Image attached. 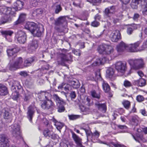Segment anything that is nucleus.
<instances>
[{
  "mask_svg": "<svg viewBox=\"0 0 147 147\" xmlns=\"http://www.w3.org/2000/svg\"><path fill=\"white\" fill-rule=\"evenodd\" d=\"M38 26V25L36 24V26H32L29 30L32 34Z\"/></svg>",
  "mask_w": 147,
  "mask_h": 147,
  "instance_id": "61",
  "label": "nucleus"
},
{
  "mask_svg": "<svg viewBox=\"0 0 147 147\" xmlns=\"http://www.w3.org/2000/svg\"><path fill=\"white\" fill-rule=\"evenodd\" d=\"M68 116L69 119L71 120H75L80 117V116L78 115H68Z\"/></svg>",
  "mask_w": 147,
  "mask_h": 147,
  "instance_id": "43",
  "label": "nucleus"
},
{
  "mask_svg": "<svg viewBox=\"0 0 147 147\" xmlns=\"http://www.w3.org/2000/svg\"><path fill=\"white\" fill-rule=\"evenodd\" d=\"M29 46L30 50L34 51L37 48L38 46L37 41L36 39H33L30 44Z\"/></svg>",
  "mask_w": 147,
  "mask_h": 147,
  "instance_id": "20",
  "label": "nucleus"
},
{
  "mask_svg": "<svg viewBox=\"0 0 147 147\" xmlns=\"http://www.w3.org/2000/svg\"><path fill=\"white\" fill-rule=\"evenodd\" d=\"M11 113L9 112V109L7 108H5L3 111V116L4 118L6 119H9L11 118Z\"/></svg>",
  "mask_w": 147,
  "mask_h": 147,
  "instance_id": "25",
  "label": "nucleus"
},
{
  "mask_svg": "<svg viewBox=\"0 0 147 147\" xmlns=\"http://www.w3.org/2000/svg\"><path fill=\"white\" fill-rule=\"evenodd\" d=\"M53 121L54 123V125L58 130L61 132V129L64 126V124L61 122L58 121L55 118H53Z\"/></svg>",
  "mask_w": 147,
  "mask_h": 147,
  "instance_id": "17",
  "label": "nucleus"
},
{
  "mask_svg": "<svg viewBox=\"0 0 147 147\" xmlns=\"http://www.w3.org/2000/svg\"><path fill=\"white\" fill-rule=\"evenodd\" d=\"M114 12V10L112 8H106L105 11V13L106 15L108 16V17H110V15Z\"/></svg>",
  "mask_w": 147,
  "mask_h": 147,
  "instance_id": "41",
  "label": "nucleus"
},
{
  "mask_svg": "<svg viewBox=\"0 0 147 147\" xmlns=\"http://www.w3.org/2000/svg\"><path fill=\"white\" fill-rule=\"evenodd\" d=\"M95 105L99 110L102 111L103 113L105 112L107 108L105 103H101L99 102H98L95 103Z\"/></svg>",
  "mask_w": 147,
  "mask_h": 147,
  "instance_id": "16",
  "label": "nucleus"
},
{
  "mask_svg": "<svg viewBox=\"0 0 147 147\" xmlns=\"http://www.w3.org/2000/svg\"><path fill=\"white\" fill-rule=\"evenodd\" d=\"M53 98L56 101L57 106L65 105V103L64 101L63 100L59 97L57 95L55 94L54 95Z\"/></svg>",
  "mask_w": 147,
  "mask_h": 147,
  "instance_id": "19",
  "label": "nucleus"
},
{
  "mask_svg": "<svg viewBox=\"0 0 147 147\" xmlns=\"http://www.w3.org/2000/svg\"><path fill=\"white\" fill-rule=\"evenodd\" d=\"M128 45V50L131 52H135L137 51L135 47L134 44Z\"/></svg>",
  "mask_w": 147,
  "mask_h": 147,
  "instance_id": "37",
  "label": "nucleus"
},
{
  "mask_svg": "<svg viewBox=\"0 0 147 147\" xmlns=\"http://www.w3.org/2000/svg\"><path fill=\"white\" fill-rule=\"evenodd\" d=\"M34 61L33 57H31L28 58L27 59L25 60L24 62V66L25 67H28L31 65L32 63Z\"/></svg>",
  "mask_w": 147,
  "mask_h": 147,
  "instance_id": "31",
  "label": "nucleus"
},
{
  "mask_svg": "<svg viewBox=\"0 0 147 147\" xmlns=\"http://www.w3.org/2000/svg\"><path fill=\"white\" fill-rule=\"evenodd\" d=\"M35 112L34 108L32 106H30L28 108L27 117L30 122H32L33 116Z\"/></svg>",
  "mask_w": 147,
  "mask_h": 147,
  "instance_id": "15",
  "label": "nucleus"
},
{
  "mask_svg": "<svg viewBox=\"0 0 147 147\" xmlns=\"http://www.w3.org/2000/svg\"><path fill=\"white\" fill-rule=\"evenodd\" d=\"M110 38L113 42H117L121 38V34L119 31L117 30L113 32L110 34Z\"/></svg>",
  "mask_w": 147,
  "mask_h": 147,
  "instance_id": "9",
  "label": "nucleus"
},
{
  "mask_svg": "<svg viewBox=\"0 0 147 147\" xmlns=\"http://www.w3.org/2000/svg\"><path fill=\"white\" fill-rule=\"evenodd\" d=\"M43 12V10L41 9H38L34 10L32 13V16L34 17H37V16L40 15Z\"/></svg>",
  "mask_w": 147,
  "mask_h": 147,
  "instance_id": "30",
  "label": "nucleus"
},
{
  "mask_svg": "<svg viewBox=\"0 0 147 147\" xmlns=\"http://www.w3.org/2000/svg\"><path fill=\"white\" fill-rule=\"evenodd\" d=\"M115 68L121 75L123 74L125 71L126 65L121 61L117 62L115 64Z\"/></svg>",
  "mask_w": 147,
  "mask_h": 147,
  "instance_id": "6",
  "label": "nucleus"
},
{
  "mask_svg": "<svg viewBox=\"0 0 147 147\" xmlns=\"http://www.w3.org/2000/svg\"><path fill=\"white\" fill-rule=\"evenodd\" d=\"M129 64L134 68L137 69L143 67L144 63L142 59H130L128 60Z\"/></svg>",
  "mask_w": 147,
  "mask_h": 147,
  "instance_id": "3",
  "label": "nucleus"
},
{
  "mask_svg": "<svg viewBox=\"0 0 147 147\" xmlns=\"http://www.w3.org/2000/svg\"><path fill=\"white\" fill-rule=\"evenodd\" d=\"M73 52L74 54L76 55L80 56L81 55V52L79 50H74L73 51Z\"/></svg>",
  "mask_w": 147,
  "mask_h": 147,
  "instance_id": "59",
  "label": "nucleus"
},
{
  "mask_svg": "<svg viewBox=\"0 0 147 147\" xmlns=\"http://www.w3.org/2000/svg\"><path fill=\"white\" fill-rule=\"evenodd\" d=\"M36 26V23L33 22H28L26 23L25 27L26 29L29 30L32 26Z\"/></svg>",
  "mask_w": 147,
  "mask_h": 147,
  "instance_id": "39",
  "label": "nucleus"
},
{
  "mask_svg": "<svg viewBox=\"0 0 147 147\" xmlns=\"http://www.w3.org/2000/svg\"><path fill=\"white\" fill-rule=\"evenodd\" d=\"M132 136L134 138V139L136 141H138L139 142V140H141L143 142H144L145 141V140L143 137L141 135H140L138 137V138H136L134 136L132 135Z\"/></svg>",
  "mask_w": 147,
  "mask_h": 147,
  "instance_id": "49",
  "label": "nucleus"
},
{
  "mask_svg": "<svg viewBox=\"0 0 147 147\" xmlns=\"http://www.w3.org/2000/svg\"><path fill=\"white\" fill-rule=\"evenodd\" d=\"M54 107V104L52 100H45L41 105V107L43 109H49L53 108Z\"/></svg>",
  "mask_w": 147,
  "mask_h": 147,
  "instance_id": "13",
  "label": "nucleus"
},
{
  "mask_svg": "<svg viewBox=\"0 0 147 147\" xmlns=\"http://www.w3.org/2000/svg\"><path fill=\"white\" fill-rule=\"evenodd\" d=\"M106 46V44L102 45L99 46L98 48V51L99 53L104 54Z\"/></svg>",
  "mask_w": 147,
  "mask_h": 147,
  "instance_id": "32",
  "label": "nucleus"
},
{
  "mask_svg": "<svg viewBox=\"0 0 147 147\" xmlns=\"http://www.w3.org/2000/svg\"><path fill=\"white\" fill-rule=\"evenodd\" d=\"M70 84L75 89L79 88L80 86V84L77 80L71 81L70 82Z\"/></svg>",
  "mask_w": 147,
  "mask_h": 147,
  "instance_id": "34",
  "label": "nucleus"
},
{
  "mask_svg": "<svg viewBox=\"0 0 147 147\" xmlns=\"http://www.w3.org/2000/svg\"><path fill=\"white\" fill-rule=\"evenodd\" d=\"M44 28L42 24H39L38 26L32 33L34 36L37 37L40 36L43 32Z\"/></svg>",
  "mask_w": 147,
  "mask_h": 147,
  "instance_id": "12",
  "label": "nucleus"
},
{
  "mask_svg": "<svg viewBox=\"0 0 147 147\" xmlns=\"http://www.w3.org/2000/svg\"><path fill=\"white\" fill-rule=\"evenodd\" d=\"M65 105H61L57 106L58 111L59 113L63 112L65 110V108L64 107Z\"/></svg>",
  "mask_w": 147,
  "mask_h": 147,
  "instance_id": "47",
  "label": "nucleus"
},
{
  "mask_svg": "<svg viewBox=\"0 0 147 147\" xmlns=\"http://www.w3.org/2000/svg\"><path fill=\"white\" fill-rule=\"evenodd\" d=\"M8 93L7 88L5 86L0 84V95L5 96Z\"/></svg>",
  "mask_w": 147,
  "mask_h": 147,
  "instance_id": "23",
  "label": "nucleus"
},
{
  "mask_svg": "<svg viewBox=\"0 0 147 147\" xmlns=\"http://www.w3.org/2000/svg\"><path fill=\"white\" fill-rule=\"evenodd\" d=\"M40 95H44L45 99L47 100H50L51 96V95L50 93L46 91L42 92Z\"/></svg>",
  "mask_w": 147,
  "mask_h": 147,
  "instance_id": "35",
  "label": "nucleus"
},
{
  "mask_svg": "<svg viewBox=\"0 0 147 147\" xmlns=\"http://www.w3.org/2000/svg\"><path fill=\"white\" fill-rule=\"evenodd\" d=\"M133 84L134 85L138 86H143L146 85V81L143 78H140L139 80H134Z\"/></svg>",
  "mask_w": 147,
  "mask_h": 147,
  "instance_id": "18",
  "label": "nucleus"
},
{
  "mask_svg": "<svg viewBox=\"0 0 147 147\" xmlns=\"http://www.w3.org/2000/svg\"><path fill=\"white\" fill-rule=\"evenodd\" d=\"M24 3L20 0H18L14 3V6L16 9L21 10L24 5Z\"/></svg>",
  "mask_w": 147,
  "mask_h": 147,
  "instance_id": "22",
  "label": "nucleus"
},
{
  "mask_svg": "<svg viewBox=\"0 0 147 147\" xmlns=\"http://www.w3.org/2000/svg\"><path fill=\"white\" fill-rule=\"evenodd\" d=\"M136 29V28H134L133 26L128 27L127 28V32L128 34H131L133 32V30Z\"/></svg>",
  "mask_w": 147,
  "mask_h": 147,
  "instance_id": "52",
  "label": "nucleus"
},
{
  "mask_svg": "<svg viewBox=\"0 0 147 147\" xmlns=\"http://www.w3.org/2000/svg\"><path fill=\"white\" fill-rule=\"evenodd\" d=\"M18 92H13L12 94V98L14 100H16L18 97Z\"/></svg>",
  "mask_w": 147,
  "mask_h": 147,
  "instance_id": "51",
  "label": "nucleus"
},
{
  "mask_svg": "<svg viewBox=\"0 0 147 147\" xmlns=\"http://www.w3.org/2000/svg\"><path fill=\"white\" fill-rule=\"evenodd\" d=\"M55 7V12L56 13H58L61 10V8L60 5L55 4L54 5Z\"/></svg>",
  "mask_w": 147,
  "mask_h": 147,
  "instance_id": "48",
  "label": "nucleus"
},
{
  "mask_svg": "<svg viewBox=\"0 0 147 147\" xmlns=\"http://www.w3.org/2000/svg\"><path fill=\"white\" fill-rule=\"evenodd\" d=\"M2 34L6 40L7 39L8 36H11L13 34V32L10 30L3 31L1 32Z\"/></svg>",
  "mask_w": 147,
  "mask_h": 147,
  "instance_id": "29",
  "label": "nucleus"
},
{
  "mask_svg": "<svg viewBox=\"0 0 147 147\" xmlns=\"http://www.w3.org/2000/svg\"><path fill=\"white\" fill-rule=\"evenodd\" d=\"M17 40L18 42L21 44H24L26 40V33L22 31H19L16 35Z\"/></svg>",
  "mask_w": 147,
  "mask_h": 147,
  "instance_id": "7",
  "label": "nucleus"
},
{
  "mask_svg": "<svg viewBox=\"0 0 147 147\" xmlns=\"http://www.w3.org/2000/svg\"><path fill=\"white\" fill-rule=\"evenodd\" d=\"M58 137L59 136L58 135H57V134L52 132L51 133V136L50 137L53 140H55L57 138V137Z\"/></svg>",
  "mask_w": 147,
  "mask_h": 147,
  "instance_id": "60",
  "label": "nucleus"
},
{
  "mask_svg": "<svg viewBox=\"0 0 147 147\" xmlns=\"http://www.w3.org/2000/svg\"><path fill=\"white\" fill-rule=\"evenodd\" d=\"M139 118L136 115L133 116L131 118V123L134 126H137L139 123Z\"/></svg>",
  "mask_w": 147,
  "mask_h": 147,
  "instance_id": "28",
  "label": "nucleus"
},
{
  "mask_svg": "<svg viewBox=\"0 0 147 147\" xmlns=\"http://www.w3.org/2000/svg\"><path fill=\"white\" fill-rule=\"evenodd\" d=\"M0 13L1 14H3L6 15H9L13 16L15 13L11 11V9L10 7H6L5 6L3 7L0 8Z\"/></svg>",
  "mask_w": 147,
  "mask_h": 147,
  "instance_id": "11",
  "label": "nucleus"
},
{
  "mask_svg": "<svg viewBox=\"0 0 147 147\" xmlns=\"http://www.w3.org/2000/svg\"><path fill=\"white\" fill-rule=\"evenodd\" d=\"M91 95L93 97L99 99L100 98V93L97 92L94 90L91 92Z\"/></svg>",
  "mask_w": 147,
  "mask_h": 147,
  "instance_id": "40",
  "label": "nucleus"
},
{
  "mask_svg": "<svg viewBox=\"0 0 147 147\" xmlns=\"http://www.w3.org/2000/svg\"><path fill=\"white\" fill-rule=\"evenodd\" d=\"M52 131L49 129L47 128L44 129L43 132V134L45 137H50L51 136Z\"/></svg>",
  "mask_w": 147,
  "mask_h": 147,
  "instance_id": "36",
  "label": "nucleus"
},
{
  "mask_svg": "<svg viewBox=\"0 0 147 147\" xmlns=\"http://www.w3.org/2000/svg\"><path fill=\"white\" fill-rule=\"evenodd\" d=\"M107 76L110 78H112L114 74V69L111 68H109L106 71Z\"/></svg>",
  "mask_w": 147,
  "mask_h": 147,
  "instance_id": "26",
  "label": "nucleus"
},
{
  "mask_svg": "<svg viewBox=\"0 0 147 147\" xmlns=\"http://www.w3.org/2000/svg\"><path fill=\"white\" fill-rule=\"evenodd\" d=\"M125 49L128 50V45L123 41H121L117 47V50L119 53L123 52Z\"/></svg>",
  "mask_w": 147,
  "mask_h": 147,
  "instance_id": "14",
  "label": "nucleus"
},
{
  "mask_svg": "<svg viewBox=\"0 0 147 147\" xmlns=\"http://www.w3.org/2000/svg\"><path fill=\"white\" fill-rule=\"evenodd\" d=\"M66 85V83H63L58 87V89L59 90H62L63 88H64V87Z\"/></svg>",
  "mask_w": 147,
  "mask_h": 147,
  "instance_id": "64",
  "label": "nucleus"
},
{
  "mask_svg": "<svg viewBox=\"0 0 147 147\" xmlns=\"http://www.w3.org/2000/svg\"><path fill=\"white\" fill-rule=\"evenodd\" d=\"M10 130L15 139L20 140H22L20 130V126L18 124L15 123L12 125Z\"/></svg>",
  "mask_w": 147,
  "mask_h": 147,
  "instance_id": "2",
  "label": "nucleus"
},
{
  "mask_svg": "<svg viewBox=\"0 0 147 147\" xmlns=\"http://www.w3.org/2000/svg\"><path fill=\"white\" fill-rule=\"evenodd\" d=\"M23 59L22 57L17 58L14 63H10L9 69L11 70H14L23 67Z\"/></svg>",
  "mask_w": 147,
  "mask_h": 147,
  "instance_id": "4",
  "label": "nucleus"
},
{
  "mask_svg": "<svg viewBox=\"0 0 147 147\" xmlns=\"http://www.w3.org/2000/svg\"><path fill=\"white\" fill-rule=\"evenodd\" d=\"M106 48L105 51V54L106 55H109L113 52V48L110 45H106Z\"/></svg>",
  "mask_w": 147,
  "mask_h": 147,
  "instance_id": "27",
  "label": "nucleus"
},
{
  "mask_svg": "<svg viewBox=\"0 0 147 147\" xmlns=\"http://www.w3.org/2000/svg\"><path fill=\"white\" fill-rule=\"evenodd\" d=\"M27 15L25 13H21L19 16L18 18H24L26 17Z\"/></svg>",
  "mask_w": 147,
  "mask_h": 147,
  "instance_id": "63",
  "label": "nucleus"
},
{
  "mask_svg": "<svg viewBox=\"0 0 147 147\" xmlns=\"http://www.w3.org/2000/svg\"><path fill=\"white\" fill-rule=\"evenodd\" d=\"M13 84L12 85L11 88L12 92H18L16 87V85L15 83L14 82V81H13Z\"/></svg>",
  "mask_w": 147,
  "mask_h": 147,
  "instance_id": "56",
  "label": "nucleus"
},
{
  "mask_svg": "<svg viewBox=\"0 0 147 147\" xmlns=\"http://www.w3.org/2000/svg\"><path fill=\"white\" fill-rule=\"evenodd\" d=\"M64 19H57L55 20V24L57 26H59L64 23L67 24L66 22L64 21Z\"/></svg>",
  "mask_w": 147,
  "mask_h": 147,
  "instance_id": "44",
  "label": "nucleus"
},
{
  "mask_svg": "<svg viewBox=\"0 0 147 147\" xmlns=\"http://www.w3.org/2000/svg\"><path fill=\"white\" fill-rule=\"evenodd\" d=\"M8 142V139L5 135H0V147H9Z\"/></svg>",
  "mask_w": 147,
  "mask_h": 147,
  "instance_id": "10",
  "label": "nucleus"
},
{
  "mask_svg": "<svg viewBox=\"0 0 147 147\" xmlns=\"http://www.w3.org/2000/svg\"><path fill=\"white\" fill-rule=\"evenodd\" d=\"M140 0H132L131 3V6L133 9H136L137 7V5L139 3Z\"/></svg>",
  "mask_w": 147,
  "mask_h": 147,
  "instance_id": "38",
  "label": "nucleus"
},
{
  "mask_svg": "<svg viewBox=\"0 0 147 147\" xmlns=\"http://www.w3.org/2000/svg\"><path fill=\"white\" fill-rule=\"evenodd\" d=\"M96 76L97 79L101 82L103 89L105 92H109L110 90V87L106 81L102 80L99 72L98 71L96 73Z\"/></svg>",
  "mask_w": 147,
  "mask_h": 147,
  "instance_id": "5",
  "label": "nucleus"
},
{
  "mask_svg": "<svg viewBox=\"0 0 147 147\" xmlns=\"http://www.w3.org/2000/svg\"><path fill=\"white\" fill-rule=\"evenodd\" d=\"M122 103L125 108L126 109H129L130 106V103L129 101L127 100H124Z\"/></svg>",
  "mask_w": 147,
  "mask_h": 147,
  "instance_id": "42",
  "label": "nucleus"
},
{
  "mask_svg": "<svg viewBox=\"0 0 147 147\" xmlns=\"http://www.w3.org/2000/svg\"><path fill=\"white\" fill-rule=\"evenodd\" d=\"M80 109L82 112L85 113L84 114H86L89 112V109L88 108L84 106H81Z\"/></svg>",
  "mask_w": 147,
  "mask_h": 147,
  "instance_id": "46",
  "label": "nucleus"
},
{
  "mask_svg": "<svg viewBox=\"0 0 147 147\" xmlns=\"http://www.w3.org/2000/svg\"><path fill=\"white\" fill-rule=\"evenodd\" d=\"M100 136V133L98 131L96 130L93 133L91 131V134L88 136H87V140L89 138H91L92 140H97Z\"/></svg>",
  "mask_w": 147,
  "mask_h": 147,
  "instance_id": "21",
  "label": "nucleus"
},
{
  "mask_svg": "<svg viewBox=\"0 0 147 147\" xmlns=\"http://www.w3.org/2000/svg\"><path fill=\"white\" fill-rule=\"evenodd\" d=\"M69 142L67 140H64L60 143L61 147H68V144Z\"/></svg>",
  "mask_w": 147,
  "mask_h": 147,
  "instance_id": "45",
  "label": "nucleus"
},
{
  "mask_svg": "<svg viewBox=\"0 0 147 147\" xmlns=\"http://www.w3.org/2000/svg\"><path fill=\"white\" fill-rule=\"evenodd\" d=\"M70 96L71 99H74L76 96V94L75 92H71L70 94Z\"/></svg>",
  "mask_w": 147,
  "mask_h": 147,
  "instance_id": "62",
  "label": "nucleus"
},
{
  "mask_svg": "<svg viewBox=\"0 0 147 147\" xmlns=\"http://www.w3.org/2000/svg\"><path fill=\"white\" fill-rule=\"evenodd\" d=\"M67 50L65 49H60L57 53V62L59 65H64L65 62L71 61L72 56L70 54H66Z\"/></svg>",
  "mask_w": 147,
  "mask_h": 147,
  "instance_id": "1",
  "label": "nucleus"
},
{
  "mask_svg": "<svg viewBox=\"0 0 147 147\" xmlns=\"http://www.w3.org/2000/svg\"><path fill=\"white\" fill-rule=\"evenodd\" d=\"M14 82L16 85L17 91L19 92V90L21 89L22 86L20 85L19 82L17 81H14Z\"/></svg>",
  "mask_w": 147,
  "mask_h": 147,
  "instance_id": "55",
  "label": "nucleus"
},
{
  "mask_svg": "<svg viewBox=\"0 0 147 147\" xmlns=\"http://www.w3.org/2000/svg\"><path fill=\"white\" fill-rule=\"evenodd\" d=\"M80 0H75L73 5L76 7H80Z\"/></svg>",
  "mask_w": 147,
  "mask_h": 147,
  "instance_id": "53",
  "label": "nucleus"
},
{
  "mask_svg": "<svg viewBox=\"0 0 147 147\" xmlns=\"http://www.w3.org/2000/svg\"><path fill=\"white\" fill-rule=\"evenodd\" d=\"M80 129H83L85 131L87 136H88L91 134V131L88 125L84 124L82 126L80 127Z\"/></svg>",
  "mask_w": 147,
  "mask_h": 147,
  "instance_id": "24",
  "label": "nucleus"
},
{
  "mask_svg": "<svg viewBox=\"0 0 147 147\" xmlns=\"http://www.w3.org/2000/svg\"><path fill=\"white\" fill-rule=\"evenodd\" d=\"M19 51L18 48L14 47L7 49L6 52L9 57L13 59L17 56V53Z\"/></svg>",
  "mask_w": 147,
  "mask_h": 147,
  "instance_id": "8",
  "label": "nucleus"
},
{
  "mask_svg": "<svg viewBox=\"0 0 147 147\" xmlns=\"http://www.w3.org/2000/svg\"><path fill=\"white\" fill-rule=\"evenodd\" d=\"M72 87L71 86L70 84H66V85L64 87V89L65 91H70L71 90Z\"/></svg>",
  "mask_w": 147,
  "mask_h": 147,
  "instance_id": "54",
  "label": "nucleus"
},
{
  "mask_svg": "<svg viewBox=\"0 0 147 147\" xmlns=\"http://www.w3.org/2000/svg\"><path fill=\"white\" fill-rule=\"evenodd\" d=\"M91 25L93 27H97L99 26V23L97 21L95 20L91 23Z\"/></svg>",
  "mask_w": 147,
  "mask_h": 147,
  "instance_id": "58",
  "label": "nucleus"
},
{
  "mask_svg": "<svg viewBox=\"0 0 147 147\" xmlns=\"http://www.w3.org/2000/svg\"><path fill=\"white\" fill-rule=\"evenodd\" d=\"M104 59H102V60L99 58L97 59L96 61H95L93 63L92 65L93 67L99 65L100 64H102L104 62Z\"/></svg>",
  "mask_w": 147,
  "mask_h": 147,
  "instance_id": "33",
  "label": "nucleus"
},
{
  "mask_svg": "<svg viewBox=\"0 0 147 147\" xmlns=\"http://www.w3.org/2000/svg\"><path fill=\"white\" fill-rule=\"evenodd\" d=\"M124 86L126 88L132 86L131 83L127 80H125L123 83Z\"/></svg>",
  "mask_w": 147,
  "mask_h": 147,
  "instance_id": "50",
  "label": "nucleus"
},
{
  "mask_svg": "<svg viewBox=\"0 0 147 147\" xmlns=\"http://www.w3.org/2000/svg\"><path fill=\"white\" fill-rule=\"evenodd\" d=\"M144 100V98L143 96L141 95H138L136 97V100L139 102H140L143 101Z\"/></svg>",
  "mask_w": 147,
  "mask_h": 147,
  "instance_id": "57",
  "label": "nucleus"
}]
</instances>
